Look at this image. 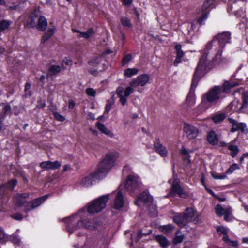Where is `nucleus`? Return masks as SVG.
I'll return each instance as SVG.
<instances>
[{"label": "nucleus", "mask_w": 248, "mask_h": 248, "mask_svg": "<svg viewBox=\"0 0 248 248\" xmlns=\"http://www.w3.org/2000/svg\"><path fill=\"white\" fill-rule=\"evenodd\" d=\"M231 42V34L223 32L215 36L205 45L202 54V76L223 65L222 53L225 45Z\"/></svg>", "instance_id": "1"}, {"label": "nucleus", "mask_w": 248, "mask_h": 248, "mask_svg": "<svg viewBox=\"0 0 248 248\" xmlns=\"http://www.w3.org/2000/svg\"><path fill=\"white\" fill-rule=\"evenodd\" d=\"M118 156L117 152H110L106 154L105 158L98 164L97 170L82 179L81 185L89 187L92 185L93 181L103 178L111 170Z\"/></svg>", "instance_id": "2"}, {"label": "nucleus", "mask_w": 248, "mask_h": 248, "mask_svg": "<svg viewBox=\"0 0 248 248\" xmlns=\"http://www.w3.org/2000/svg\"><path fill=\"white\" fill-rule=\"evenodd\" d=\"M26 26L28 28L36 27L40 31H45L47 26L46 19L41 16L39 9H35L27 21Z\"/></svg>", "instance_id": "3"}, {"label": "nucleus", "mask_w": 248, "mask_h": 248, "mask_svg": "<svg viewBox=\"0 0 248 248\" xmlns=\"http://www.w3.org/2000/svg\"><path fill=\"white\" fill-rule=\"evenodd\" d=\"M202 62V57L199 59V62L198 64L197 67L193 75V78L192 81L191 88L189 93L188 94L186 102L188 105H192L194 103V89L197 85L198 82L200 79V75L201 74V67L200 63Z\"/></svg>", "instance_id": "4"}, {"label": "nucleus", "mask_w": 248, "mask_h": 248, "mask_svg": "<svg viewBox=\"0 0 248 248\" xmlns=\"http://www.w3.org/2000/svg\"><path fill=\"white\" fill-rule=\"evenodd\" d=\"M84 211H80L78 213L66 217L63 219L64 223L66 224V229L67 231L72 233L73 232L81 227V219L79 217V214L83 213Z\"/></svg>", "instance_id": "5"}, {"label": "nucleus", "mask_w": 248, "mask_h": 248, "mask_svg": "<svg viewBox=\"0 0 248 248\" xmlns=\"http://www.w3.org/2000/svg\"><path fill=\"white\" fill-rule=\"evenodd\" d=\"M109 194L100 197L93 201L89 205L88 212L90 213H97L101 211L106 206L109 199Z\"/></svg>", "instance_id": "6"}, {"label": "nucleus", "mask_w": 248, "mask_h": 248, "mask_svg": "<svg viewBox=\"0 0 248 248\" xmlns=\"http://www.w3.org/2000/svg\"><path fill=\"white\" fill-rule=\"evenodd\" d=\"M140 183L139 177L129 175L126 177L125 189L129 194H132L139 189Z\"/></svg>", "instance_id": "7"}, {"label": "nucleus", "mask_w": 248, "mask_h": 248, "mask_svg": "<svg viewBox=\"0 0 248 248\" xmlns=\"http://www.w3.org/2000/svg\"><path fill=\"white\" fill-rule=\"evenodd\" d=\"M243 102L240 104L238 101H232L229 106V108L234 111L238 112H245L248 106V94L247 93H243Z\"/></svg>", "instance_id": "8"}, {"label": "nucleus", "mask_w": 248, "mask_h": 248, "mask_svg": "<svg viewBox=\"0 0 248 248\" xmlns=\"http://www.w3.org/2000/svg\"><path fill=\"white\" fill-rule=\"evenodd\" d=\"M216 229L219 235L222 236V240L228 246L233 247L234 248H237L238 242L231 240L228 238L227 233L229 230L227 228L222 226H219L217 227Z\"/></svg>", "instance_id": "9"}, {"label": "nucleus", "mask_w": 248, "mask_h": 248, "mask_svg": "<svg viewBox=\"0 0 248 248\" xmlns=\"http://www.w3.org/2000/svg\"><path fill=\"white\" fill-rule=\"evenodd\" d=\"M179 183L180 181L179 179H174L171 186V191L170 194L172 195L173 196L177 194L181 198H187L188 197L187 194L186 192L184 191L180 186Z\"/></svg>", "instance_id": "10"}, {"label": "nucleus", "mask_w": 248, "mask_h": 248, "mask_svg": "<svg viewBox=\"0 0 248 248\" xmlns=\"http://www.w3.org/2000/svg\"><path fill=\"white\" fill-rule=\"evenodd\" d=\"M102 225V221L98 218H93L92 220L81 219V227L87 230H93L94 229H98Z\"/></svg>", "instance_id": "11"}, {"label": "nucleus", "mask_w": 248, "mask_h": 248, "mask_svg": "<svg viewBox=\"0 0 248 248\" xmlns=\"http://www.w3.org/2000/svg\"><path fill=\"white\" fill-rule=\"evenodd\" d=\"M221 93V87L220 86H215L206 94L207 101L210 104L216 102L220 98Z\"/></svg>", "instance_id": "12"}, {"label": "nucleus", "mask_w": 248, "mask_h": 248, "mask_svg": "<svg viewBox=\"0 0 248 248\" xmlns=\"http://www.w3.org/2000/svg\"><path fill=\"white\" fill-rule=\"evenodd\" d=\"M48 195H45L41 197L36 198L28 203L24 207V212L28 213L39 206L45 200L47 199Z\"/></svg>", "instance_id": "13"}, {"label": "nucleus", "mask_w": 248, "mask_h": 248, "mask_svg": "<svg viewBox=\"0 0 248 248\" xmlns=\"http://www.w3.org/2000/svg\"><path fill=\"white\" fill-rule=\"evenodd\" d=\"M149 76L145 74L138 76L137 78H134L130 83V85L135 88L138 86H144L148 82Z\"/></svg>", "instance_id": "14"}, {"label": "nucleus", "mask_w": 248, "mask_h": 248, "mask_svg": "<svg viewBox=\"0 0 248 248\" xmlns=\"http://www.w3.org/2000/svg\"><path fill=\"white\" fill-rule=\"evenodd\" d=\"M154 149L155 152L157 153L163 157L168 155V152L165 146L160 143L159 139H156L154 142Z\"/></svg>", "instance_id": "15"}, {"label": "nucleus", "mask_w": 248, "mask_h": 248, "mask_svg": "<svg viewBox=\"0 0 248 248\" xmlns=\"http://www.w3.org/2000/svg\"><path fill=\"white\" fill-rule=\"evenodd\" d=\"M29 193H16L14 196V201L16 206H22L26 202L29 198Z\"/></svg>", "instance_id": "16"}, {"label": "nucleus", "mask_w": 248, "mask_h": 248, "mask_svg": "<svg viewBox=\"0 0 248 248\" xmlns=\"http://www.w3.org/2000/svg\"><path fill=\"white\" fill-rule=\"evenodd\" d=\"M229 122L232 124L231 131L234 132L236 131L241 130L243 132H247L246 125L244 123H238L232 118H229Z\"/></svg>", "instance_id": "17"}, {"label": "nucleus", "mask_w": 248, "mask_h": 248, "mask_svg": "<svg viewBox=\"0 0 248 248\" xmlns=\"http://www.w3.org/2000/svg\"><path fill=\"white\" fill-rule=\"evenodd\" d=\"M184 131L186 134V137L190 140L195 138L199 132L197 128L188 124L185 125Z\"/></svg>", "instance_id": "18"}, {"label": "nucleus", "mask_w": 248, "mask_h": 248, "mask_svg": "<svg viewBox=\"0 0 248 248\" xmlns=\"http://www.w3.org/2000/svg\"><path fill=\"white\" fill-rule=\"evenodd\" d=\"M61 166V163L58 161L54 162L47 161L40 164V167L44 170H56L59 169Z\"/></svg>", "instance_id": "19"}, {"label": "nucleus", "mask_w": 248, "mask_h": 248, "mask_svg": "<svg viewBox=\"0 0 248 248\" xmlns=\"http://www.w3.org/2000/svg\"><path fill=\"white\" fill-rule=\"evenodd\" d=\"M138 201L143 202L146 205H149L151 202H153V198L148 192L144 191L138 197L137 201H135V204L137 205H139L137 203Z\"/></svg>", "instance_id": "20"}, {"label": "nucleus", "mask_w": 248, "mask_h": 248, "mask_svg": "<svg viewBox=\"0 0 248 248\" xmlns=\"http://www.w3.org/2000/svg\"><path fill=\"white\" fill-rule=\"evenodd\" d=\"M183 214L186 223L192 221L197 216L196 212L192 208H187L186 209Z\"/></svg>", "instance_id": "21"}, {"label": "nucleus", "mask_w": 248, "mask_h": 248, "mask_svg": "<svg viewBox=\"0 0 248 248\" xmlns=\"http://www.w3.org/2000/svg\"><path fill=\"white\" fill-rule=\"evenodd\" d=\"M124 204L123 196L121 191H119L115 198L114 207L115 209H118L122 208Z\"/></svg>", "instance_id": "22"}, {"label": "nucleus", "mask_w": 248, "mask_h": 248, "mask_svg": "<svg viewBox=\"0 0 248 248\" xmlns=\"http://www.w3.org/2000/svg\"><path fill=\"white\" fill-rule=\"evenodd\" d=\"M175 48L176 51V58L174 62V65L176 66L181 62V59L184 56V53L182 50V46L180 44L176 45Z\"/></svg>", "instance_id": "23"}, {"label": "nucleus", "mask_w": 248, "mask_h": 248, "mask_svg": "<svg viewBox=\"0 0 248 248\" xmlns=\"http://www.w3.org/2000/svg\"><path fill=\"white\" fill-rule=\"evenodd\" d=\"M208 141L212 145H217L218 142V138L217 135L215 132L211 130L208 132L207 136Z\"/></svg>", "instance_id": "24"}, {"label": "nucleus", "mask_w": 248, "mask_h": 248, "mask_svg": "<svg viewBox=\"0 0 248 248\" xmlns=\"http://www.w3.org/2000/svg\"><path fill=\"white\" fill-rule=\"evenodd\" d=\"M173 221L180 227H183L185 226L186 223L184 215L182 213H179L176 215L174 217Z\"/></svg>", "instance_id": "25"}, {"label": "nucleus", "mask_w": 248, "mask_h": 248, "mask_svg": "<svg viewBox=\"0 0 248 248\" xmlns=\"http://www.w3.org/2000/svg\"><path fill=\"white\" fill-rule=\"evenodd\" d=\"M155 239L162 248L167 247L170 244V242L163 235H156Z\"/></svg>", "instance_id": "26"}, {"label": "nucleus", "mask_w": 248, "mask_h": 248, "mask_svg": "<svg viewBox=\"0 0 248 248\" xmlns=\"http://www.w3.org/2000/svg\"><path fill=\"white\" fill-rule=\"evenodd\" d=\"M238 85L236 83H231L229 81H225L222 86H220L221 87V93H228L230 89Z\"/></svg>", "instance_id": "27"}, {"label": "nucleus", "mask_w": 248, "mask_h": 248, "mask_svg": "<svg viewBox=\"0 0 248 248\" xmlns=\"http://www.w3.org/2000/svg\"><path fill=\"white\" fill-rule=\"evenodd\" d=\"M124 90V88L121 86L118 87L116 90V93L120 98V101L123 106L125 105L127 102V99L125 97H124L123 95Z\"/></svg>", "instance_id": "28"}, {"label": "nucleus", "mask_w": 248, "mask_h": 248, "mask_svg": "<svg viewBox=\"0 0 248 248\" xmlns=\"http://www.w3.org/2000/svg\"><path fill=\"white\" fill-rule=\"evenodd\" d=\"M61 71V67L60 65H51L48 68V72L51 76L56 75Z\"/></svg>", "instance_id": "29"}, {"label": "nucleus", "mask_w": 248, "mask_h": 248, "mask_svg": "<svg viewBox=\"0 0 248 248\" xmlns=\"http://www.w3.org/2000/svg\"><path fill=\"white\" fill-rule=\"evenodd\" d=\"M54 32L55 31L54 28H50L48 29L42 36L41 43H43L48 40L52 36Z\"/></svg>", "instance_id": "30"}, {"label": "nucleus", "mask_w": 248, "mask_h": 248, "mask_svg": "<svg viewBox=\"0 0 248 248\" xmlns=\"http://www.w3.org/2000/svg\"><path fill=\"white\" fill-rule=\"evenodd\" d=\"M232 212V211L231 207H228L226 209L225 212L223 214L224 215V219L226 221H230L233 219V217Z\"/></svg>", "instance_id": "31"}, {"label": "nucleus", "mask_w": 248, "mask_h": 248, "mask_svg": "<svg viewBox=\"0 0 248 248\" xmlns=\"http://www.w3.org/2000/svg\"><path fill=\"white\" fill-rule=\"evenodd\" d=\"M161 231L166 234L170 233L172 232L174 229V226L172 224H168L162 226L161 227Z\"/></svg>", "instance_id": "32"}, {"label": "nucleus", "mask_w": 248, "mask_h": 248, "mask_svg": "<svg viewBox=\"0 0 248 248\" xmlns=\"http://www.w3.org/2000/svg\"><path fill=\"white\" fill-rule=\"evenodd\" d=\"M228 149L231 151V155L234 157L239 152V149L238 147L233 144H230L228 146Z\"/></svg>", "instance_id": "33"}, {"label": "nucleus", "mask_w": 248, "mask_h": 248, "mask_svg": "<svg viewBox=\"0 0 248 248\" xmlns=\"http://www.w3.org/2000/svg\"><path fill=\"white\" fill-rule=\"evenodd\" d=\"M94 33L93 29V28L89 29L86 32H81L78 36L79 37H84L85 38H88L93 35Z\"/></svg>", "instance_id": "34"}, {"label": "nucleus", "mask_w": 248, "mask_h": 248, "mask_svg": "<svg viewBox=\"0 0 248 248\" xmlns=\"http://www.w3.org/2000/svg\"><path fill=\"white\" fill-rule=\"evenodd\" d=\"M139 70L136 68H128L125 70L124 74L127 77H131L133 75H136Z\"/></svg>", "instance_id": "35"}, {"label": "nucleus", "mask_w": 248, "mask_h": 248, "mask_svg": "<svg viewBox=\"0 0 248 248\" xmlns=\"http://www.w3.org/2000/svg\"><path fill=\"white\" fill-rule=\"evenodd\" d=\"M96 125L98 129L102 133L108 135L110 133V131L107 128L104 124L98 122L96 123Z\"/></svg>", "instance_id": "36"}, {"label": "nucleus", "mask_w": 248, "mask_h": 248, "mask_svg": "<svg viewBox=\"0 0 248 248\" xmlns=\"http://www.w3.org/2000/svg\"><path fill=\"white\" fill-rule=\"evenodd\" d=\"M17 184V181L16 179H12L9 181L7 183L4 184L6 189L13 190L14 188Z\"/></svg>", "instance_id": "37"}, {"label": "nucleus", "mask_w": 248, "mask_h": 248, "mask_svg": "<svg viewBox=\"0 0 248 248\" xmlns=\"http://www.w3.org/2000/svg\"><path fill=\"white\" fill-rule=\"evenodd\" d=\"M9 20H2L0 22V32H2L7 29L11 24Z\"/></svg>", "instance_id": "38"}, {"label": "nucleus", "mask_w": 248, "mask_h": 248, "mask_svg": "<svg viewBox=\"0 0 248 248\" xmlns=\"http://www.w3.org/2000/svg\"><path fill=\"white\" fill-rule=\"evenodd\" d=\"M240 167L236 163L232 164L229 169L226 171L225 174L227 175H230L232 174L235 170H239Z\"/></svg>", "instance_id": "39"}, {"label": "nucleus", "mask_w": 248, "mask_h": 248, "mask_svg": "<svg viewBox=\"0 0 248 248\" xmlns=\"http://www.w3.org/2000/svg\"><path fill=\"white\" fill-rule=\"evenodd\" d=\"M148 206V209L150 214L153 216H155L157 214L156 206L155 204H153V202H151V203Z\"/></svg>", "instance_id": "40"}, {"label": "nucleus", "mask_w": 248, "mask_h": 248, "mask_svg": "<svg viewBox=\"0 0 248 248\" xmlns=\"http://www.w3.org/2000/svg\"><path fill=\"white\" fill-rule=\"evenodd\" d=\"M184 239L183 235L180 234L179 231L176 232L175 236L173 240V243L174 245L181 243Z\"/></svg>", "instance_id": "41"}, {"label": "nucleus", "mask_w": 248, "mask_h": 248, "mask_svg": "<svg viewBox=\"0 0 248 248\" xmlns=\"http://www.w3.org/2000/svg\"><path fill=\"white\" fill-rule=\"evenodd\" d=\"M121 22L122 24L124 27H126L128 28H131L132 27V24L131 23V20L127 17L124 16L121 17Z\"/></svg>", "instance_id": "42"}, {"label": "nucleus", "mask_w": 248, "mask_h": 248, "mask_svg": "<svg viewBox=\"0 0 248 248\" xmlns=\"http://www.w3.org/2000/svg\"><path fill=\"white\" fill-rule=\"evenodd\" d=\"M225 118V115L223 113H217L213 117V120L215 123H219L222 121Z\"/></svg>", "instance_id": "43"}, {"label": "nucleus", "mask_w": 248, "mask_h": 248, "mask_svg": "<svg viewBox=\"0 0 248 248\" xmlns=\"http://www.w3.org/2000/svg\"><path fill=\"white\" fill-rule=\"evenodd\" d=\"M215 210L217 216H222L225 213L226 209L223 208L220 204H218L215 207Z\"/></svg>", "instance_id": "44"}, {"label": "nucleus", "mask_w": 248, "mask_h": 248, "mask_svg": "<svg viewBox=\"0 0 248 248\" xmlns=\"http://www.w3.org/2000/svg\"><path fill=\"white\" fill-rule=\"evenodd\" d=\"M189 152L183 147L181 150V155L183 156V158L184 160L187 161L188 162H190L189 159Z\"/></svg>", "instance_id": "45"}, {"label": "nucleus", "mask_w": 248, "mask_h": 248, "mask_svg": "<svg viewBox=\"0 0 248 248\" xmlns=\"http://www.w3.org/2000/svg\"><path fill=\"white\" fill-rule=\"evenodd\" d=\"M135 88V87L131 86V85L126 87L124 92V97H125L126 98V97L129 96L134 92V88Z\"/></svg>", "instance_id": "46"}, {"label": "nucleus", "mask_w": 248, "mask_h": 248, "mask_svg": "<svg viewBox=\"0 0 248 248\" xmlns=\"http://www.w3.org/2000/svg\"><path fill=\"white\" fill-rule=\"evenodd\" d=\"M101 56H99L95 58V59L90 60L88 62V64L92 66H95L96 65H98L100 63V60L101 59Z\"/></svg>", "instance_id": "47"}, {"label": "nucleus", "mask_w": 248, "mask_h": 248, "mask_svg": "<svg viewBox=\"0 0 248 248\" xmlns=\"http://www.w3.org/2000/svg\"><path fill=\"white\" fill-rule=\"evenodd\" d=\"M11 112V108L9 105H4V107L3 108L2 111L0 114L4 115V118L5 115L8 114Z\"/></svg>", "instance_id": "48"}, {"label": "nucleus", "mask_w": 248, "mask_h": 248, "mask_svg": "<svg viewBox=\"0 0 248 248\" xmlns=\"http://www.w3.org/2000/svg\"><path fill=\"white\" fill-rule=\"evenodd\" d=\"M114 100H113L111 101H108L107 104H106V107H105V112L106 113H108L109 112L110 110L111 109V107L114 104Z\"/></svg>", "instance_id": "49"}, {"label": "nucleus", "mask_w": 248, "mask_h": 248, "mask_svg": "<svg viewBox=\"0 0 248 248\" xmlns=\"http://www.w3.org/2000/svg\"><path fill=\"white\" fill-rule=\"evenodd\" d=\"M53 115H54V118L58 121H59L61 122H63L65 120L64 117L62 116V115L60 114L57 112H54Z\"/></svg>", "instance_id": "50"}, {"label": "nucleus", "mask_w": 248, "mask_h": 248, "mask_svg": "<svg viewBox=\"0 0 248 248\" xmlns=\"http://www.w3.org/2000/svg\"><path fill=\"white\" fill-rule=\"evenodd\" d=\"M132 56L130 54L125 55L122 60V65H124L127 63L131 59Z\"/></svg>", "instance_id": "51"}, {"label": "nucleus", "mask_w": 248, "mask_h": 248, "mask_svg": "<svg viewBox=\"0 0 248 248\" xmlns=\"http://www.w3.org/2000/svg\"><path fill=\"white\" fill-rule=\"evenodd\" d=\"M215 0H207L206 2L204 3L203 6H202V9L203 7L205 9H208L210 8L214 3Z\"/></svg>", "instance_id": "52"}, {"label": "nucleus", "mask_w": 248, "mask_h": 248, "mask_svg": "<svg viewBox=\"0 0 248 248\" xmlns=\"http://www.w3.org/2000/svg\"><path fill=\"white\" fill-rule=\"evenodd\" d=\"M226 174H213L212 176L215 179H224L226 178Z\"/></svg>", "instance_id": "53"}, {"label": "nucleus", "mask_w": 248, "mask_h": 248, "mask_svg": "<svg viewBox=\"0 0 248 248\" xmlns=\"http://www.w3.org/2000/svg\"><path fill=\"white\" fill-rule=\"evenodd\" d=\"M11 217L12 218L17 220H21L23 219V216L20 213L13 214L11 215Z\"/></svg>", "instance_id": "54"}, {"label": "nucleus", "mask_w": 248, "mask_h": 248, "mask_svg": "<svg viewBox=\"0 0 248 248\" xmlns=\"http://www.w3.org/2000/svg\"><path fill=\"white\" fill-rule=\"evenodd\" d=\"M87 94L91 96H94L95 95L96 92L93 88H89L86 89Z\"/></svg>", "instance_id": "55"}, {"label": "nucleus", "mask_w": 248, "mask_h": 248, "mask_svg": "<svg viewBox=\"0 0 248 248\" xmlns=\"http://www.w3.org/2000/svg\"><path fill=\"white\" fill-rule=\"evenodd\" d=\"M72 65V61L71 60L67 59L66 61L65 60L63 61V62L62 64V67L63 69H66L67 68L66 66L67 65Z\"/></svg>", "instance_id": "56"}, {"label": "nucleus", "mask_w": 248, "mask_h": 248, "mask_svg": "<svg viewBox=\"0 0 248 248\" xmlns=\"http://www.w3.org/2000/svg\"><path fill=\"white\" fill-rule=\"evenodd\" d=\"M46 106L45 102L42 101L41 99L37 101V104L36 106V108H43Z\"/></svg>", "instance_id": "57"}, {"label": "nucleus", "mask_w": 248, "mask_h": 248, "mask_svg": "<svg viewBox=\"0 0 248 248\" xmlns=\"http://www.w3.org/2000/svg\"><path fill=\"white\" fill-rule=\"evenodd\" d=\"M6 189L5 186L4 185L0 186V198L4 194Z\"/></svg>", "instance_id": "58"}, {"label": "nucleus", "mask_w": 248, "mask_h": 248, "mask_svg": "<svg viewBox=\"0 0 248 248\" xmlns=\"http://www.w3.org/2000/svg\"><path fill=\"white\" fill-rule=\"evenodd\" d=\"M209 13V10L206 11L204 12H203L202 11V21L207 18Z\"/></svg>", "instance_id": "59"}, {"label": "nucleus", "mask_w": 248, "mask_h": 248, "mask_svg": "<svg viewBox=\"0 0 248 248\" xmlns=\"http://www.w3.org/2000/svg\"><path fill=\"white\" fill-rule=\"evenodd\" d=\"M123 4L126 6H130L132 2V0H123Z\"/></svg>", "instance_id": "60"}, {"label": "nucleus", "mask_w": 248, "mask_h": 248, "mask_svg": "<svg viewBox=\"0 0 248 248\" xmlns=\"http://www.w3.org/2000/svg\"><path fill=\"white\" fill-rule=\"evenodd\" d=\"M75 102L73 100H70L69 101V106L68 107L70 109H73L75 106Z\"/></svg>", "instance_id": "61"}, {"label": "nucleus", "mask_w": 248, "mask_h": 248, "mask_svg": "<svg viewBox=\"0 0 248 248\" xmlns=\"http://www.w3.org/2000/svg\"><path fill=\"white\" fill-rule=\"evenodd\" d=\"M12 241L14 244L17 245H18L20 243V240L18 238L15 237V236L13 237Z\"/></svg>", "instance_id": "62"}, {"label": "nucleus", "mask_w": 248, "mask_h": 248, "mask_svg": "<svg viewBox=\"0 0 248 248\" xmlns=\"http://www.w3.org/2000/svg\"><path fill=\"white\" fill-rule=\"evenodd\" d=\"M87 119L88 120L91 119V120H93L94 119V114L92 113H89L87 115Z\"/></svg>", "instance_id": "63"}, {"label": "nucleus", "mask_w": 248, "mask_h": 248, "mask_svg": "<svg viewBox=\"0 0 248 248\" xmlns=\"http://www.w3.org/2000/svg\"><path fill=\"white\" fill-rule=\"evenodd\" d=\"M30 88H31V84L28 82L26 83V84L25 85V92L27 91L28 90H30Z\"/></svg>", "instance_id": "64"}]
</instances>
